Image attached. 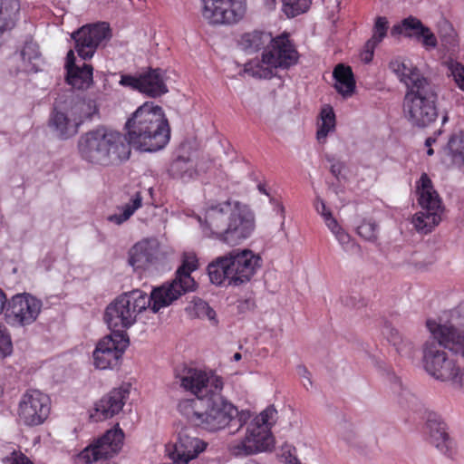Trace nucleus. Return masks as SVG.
<instances>
[{
    "label": "nucleus",
    "instance_id": "1",
    "mask_svg": "<svg viewBox=\"0 0 464 464\" xmlns=\"http://www.w3.org/2000/svg\"><path fill=\"white\" fill-rule=\"evenodd\" d=\"M180 386L198 396L206 398L200 427L217 431L226 428L230 423L238 425L237 431L246 425L251 418L249 411H238L231 402L226 400L221 392L224 382L221 376L212 371L186 369L180 376H177Z\"/></svg>",
    "mask_w": 464,
    "mask_h": 464
},
{
    "label": "nucleus",
    "instance_id": "2",
    "mask_svg": "<svg viewBox=\"0 0 464 464\" xmlns=\"http://www.w3.org/2000/svg\"><path fill=\"white\" fill-rule=\"evenodd\" d=\"M202 234L209 238L236 246L255 230V217L250 208L237 200L208 205L203 217H198Z\"/></svg>",
    "mask_w": 464,
    "mask_h": 464
},
{
    "label": "nucleus",
    "instance_id": "3",
    "mask_svg": "<svg viewBox=\"0 0 464 464\" xmlns=\"http://www.w3.org/2000/svg\"><path fill=\"white\" fill-rule=\"evenodd\" d=\"M390 69L408 89L403 101V115L411 125L425 128L437 116V94L432 85L410 61L397 57Z\"/></svg>",
    "mask_w": 464,
    "mask_h": 464
},
{
    "label": "nucleus",
    "instance_id": "4",
    "mask_svg": "<svg viewBox=\"0 0 464 464\" xmlns=\"http://www.w3.org/2000/svg\"><path fill=\"white\" fill-rule=\"evenodd\" d=\"M129 148L154 152L163 149L170 138L168 120L161 107L153 102L140 105L125 123Z\"/></svg>",
    "mask_w": 464,
    "mask_h": 464
},
{
    "label": "nucleus",
    "instance_id": "5",
    "mask_svg": "<svg viewBox=\"0 0 464 464\" xmlns=\"http://www.w3.org/2000/svg\"><path fill=\"white\" fill-rule=\"evenodd\" d=\"M78 150L82 160L101 166L119 164L128 160L130 155L124 135L104 126L81 135Z\"/></svg>",
    "mask_w": 464,
    "mask_h": 464
},
{
    "label": "nucleus",
    "instance_id": "6",
    "mask_svg": "<svg viewBox=\"0 0 464 464\" xmlns=\"http://www.w3.org/2000/svg\"><path fill=\"white\" fill-rule=\"evenodd\" d=\"M261 267V257L249 249H234L208 266L212 284L238 286L249 282Z\"/></svg>",
    "mask_w": 464,
    "mask_h": 464
},
{
    "label": "nucleus",
    "instance_id": "7",
    "mask_svg": "<svg viewBox=\"0 0 464 464\" xmlns=\"http://www.w3.org/2000/svg\"><path fill=\"white\" fill-rule=\"evenodd\" d=\"M277 419V411L273 406L266 408L249 423L244 438L233 440L228 445V451L235 457H246L273 448L274 438L271 428Z\"/></svg>",
    "mask_w": 464,
    "mask_h": 464
},
{
    "label": "nucleus",
    "instance_id": "8",
    "mask_svg": "<svg viewBox=\"0 0 464 464\" xmlns=\"http://www.w3.org/2000/svg\"><path fill=\"white\" fill-rule=\"evenodd\" d=\"M298 53L286 35L273 38L262 53L261 61H250L244 72L256 78H271L277 68L287 69L296 63Z\"/></svg>",
    "mask_w": 464,
    "mask_h": 464
},
{
    "label": "nucleus",
    "instance_id": "9",
    "mask_svg": "<svg viewBox=\"0 0 464 464\" xmlns=\"http://www.w3.org/2000/svg\"><path fill=\"white\" fill-rule=\"evenodd\" d=\"M150 308L149 295L142 290L134 289L116 297L105 310L104 320L109 328L115 333L132 326L139 315Z\"/></svg>",
    "mask_w": 464,
    "mask_h": 464
},
{
    "label": "nucleus",
    "instance_id": "10",
    "mask_svg": "<svg viewBox=\"0 0 464 464\" xmlns=\"http://www.w3.org/2000/svg\"><path fill=\"white\" fill-rule=\"evenodd\" d=\"M416 191L421 209L414 214L411 223L418 233L427 235L440 223L445 208L428 174L420 175Z\"/></svg>",
    "mask_w": 464,
    "mask_h": 464
},
{
    "label": "nucleus",
    "instance_id": "11",
    "mask_svg": "<svg viewBox=\"0 0 464 464\" xmlns=\"http://www.w3.org/2000/svg\"><path fill=\"white\" fill-rule=\"evenodd\" d=\"M426 324L431 338L464 358V302L446 312L438 322L428 320Z\"/></svg>",
    "mask_w": 464,
    "mask_h": 464
},
{
    "label": "nucleus",
    "instance_id": "12",
    "mask_svg": "<svg viewBox=\"0 0 464 464\" xmlns=\"http://www.w3.org/2000/svg\"><path fill=\"white\" fill-rule=\"evenodd\" d=\"M434 338L428 340L422 350V362L425 371L436 380L449 382L460 388L464 385V370L450 359Z\"/></svg>",
    "mask_w": 464,
    "mask_h": 464
},
{
    "label": "nucleus",
    "instance_id": "13",
    "mask_svg": "<svg viewBox=\"0 0 464 464\" xmlns=\"http://www.w3.org/2000/svg\"><path fill=\"white\" fill-rule=\"evenodd\" d=\"M246 13V0H200L201 16L209 24H235Z\"/></svg>",
    "mask_w": 464,
    "mask_h": 464
},
{
    "label": "nucleus",
    "instance_id": "14",
    "mask_svg": "<svg viewBox=\"0 0 464 464\" xmlns=\"http://www.w3.org/2000/svg\"><path fill=\"white\" fill-rule=\"evenodd\" d=\"M51 411L49 396L39 390H29L23 394L18 404V420L24 426L35 427L43 424Z\"/></svg>",
    "mask_w": 464,
    "mask_h": 464
},
{
    "label": "nucleus",
    "instance_id": "15",
    "mask_svg": "<svg viewBox=\"0 0 464 464\" xmlns=\"http://www.w3.org/2000/svg\"><path fill=\"white\" fill-rule=\"evenodd\" d=\"M123 440V430L117 424L82 450L78 454L77 460L80 464H89L111 458L121 450Z\"/></svg>",
    "mask_w": 464,
    "mask_h": 464
},
{
    "label": "nucleus",
    "instance_id": "16",
    "mask_svg": "<svg viewBox=\"0 0 464 464\" xmlns=\"http://www.w3.org/2000/svg\"><path fill=\"white\" fill-rule=\"evenodd\" d=\"M129 339L123 333H115L102 338L93 351L94 366L101 370L112 369L119 364Z\"/></svg>",
    "mask_w": 464,
    "mask_h": 464
},
{
    "label": "nucleus",
    "instance_id": "17",
    "mask_svg": "<svg viewBox=\"0 0 464 464\" xmlns=\"http://www.w3.org/2000/svg\"><path fill=\"white\" fill-rule=\"evenodd\" d=\"M42 308L41 299L28 293L17 294L9 303L8 323L15 326L30 325L36 321Z\"/></svg>",
    "mask_w": 464,
    "mask_h": 464
},
{
    "label": "nucleus",
    "instance_id": "18",
    "mask_svg": "<svg viewBox=\"0 0 464 464\" xmlns=\"http://www.w3.org/2000/svg\"><path fill=\"white\" fill-rule=\"evenodd\" d=\"M75 42V50L82 60L93 56L99 44L110 38L108 24L100 23L82 26L72 34Z\"/></svg>",
    "mask_w": 464,
    "mask_h": 464
},
{
    "label": "nucleus",
    "instance_id": "19",
    "mask_svg": "<svg viewBox=\"0 0 464 464\" xmlns=\"http://www.w3.org/2000/svg\"><path fill=\"white\" fill-rule=\"evenodd\" d=\"M391 35L414 39L420 42L427 50L434 49L438 44L437 38L430 29L425 26L419 18L412 15L394 24L391 29Z\"/></svg>",
    "mask_w": 464,
    "mask_h": 464
},
{
    "label": "nucleus",
    "instance_id": "20",
    "mask_svg": "<svg viewBox=\"0 0 464 464\" xmlns=\"http://www.w3.org/2000/svg\"><path fill=\"white\" fill-rule=\"evenodd\" d=\"M130 383H122L112 389L95 403L91 418L95 421H102L119 414L130 396Z\"/></svg>",
    "mask_w": 464,
    "mask_h": 464
},
{
    "label": "nucleus",
    "instance_id": "21",
    "mask_svg": "<svg viewBox=\"0 0 464 464\" xmlns=\"http://www.w3.org/2000/svg\"><path fill=\"white\" fill-rule=\"evenodd\" d=\"M206 448V443L197 437L191 436L188 430H182L177 441L166 447V452L175 464H188L198 457Z\"/></svg>",
    "mask_w": 464,
    "mask_h": 464
},
{
    "label": "nucleus",
    "instance_id": "22",
    "mask_svg": "<svg viewBox=\"0 0 464 464\" xmlns=\"http://www.w3.org/2000/svg\"><path fill=\"white\" fill-rule=\"evenodd\" d=\"M426 432L430 442L443 455L452 458L456 453L455 442L448 433L447 424L442 418L435 413L429 412L426 420Z\"/></svg>",
    "mask_w": 464,
    "mask_h": 464
},
{
    "label": "nucleus",
    "instance_id": "23",
    "mask_svg": "<svg viewBox=\"0 0 464 464\" xmlns=\"http://www.w3.org/2000/svg\"><path fill=\"white\" fill-rule=\"evenodd\" d=\"M160 255L159 241L156 238H145L130 249L128 262L134 270L144 271L158 263Z\"/></svg>",
    "mask_w": 464,
    "mask_h": 464
},
{
    "label": "nucleus",
    "instance_id": "24",
    "mask_svg": "<svg viewBox=\"0 0 464 464\" xmlns=\"http://www.w3.org/2000/svg\"><path fill=\"white\" fill-rule=\"evenodd\" d=\"M194 288H187L177 276L170 281L152 289L150 298V309L158 313L161 308L169 306L187 292L194 291Z\"/></svg>",
    "mask_w": 464,
    "mask_h": 464
},
{
    "label": "nucleus",
    "instance_id": "25",
    "mask_svg": "<svg viewBox=\"0 0 464 464\" xmlns=\"http://www.w3.org/2000/svg\"><path fill=\"white\" fill-rule=\"evenodd\" d=\"M84 61H77L72 50H70L67 53L65 62L66 80L70 85L79 90L87 89L92 83L93 68Z\"/></svg>",
    "mask_w": 464,
    "mask_h": 464
},
{
    "label": "nucleus",
    "instance_id": "26",
    "mask_svg": "<svg viewBox=\"0 0 464 464\" xmlns=\"http://www.w3.org/2000/svg\"><path fill=\"white\" fill-rule=\"evenodd\" d=\"M48 124L52 131L63 140L74 136L79 129V120L75 121L69 111L67 112L53 111Z\"/></svg>",
    "mask_w": 464,
    "mask_h": 464
},
{
    "label": "nucleus",
    "instance_id": "27",
    "mask_svg": "<svg viewBox=\"0 0 464 464\" xmlns=\"http://www.w3.org/2000/svg\"><path fill=\"white\" fill-rule=\"evenodd\" d=\"M169 173L173 179L183 183L195 180L198 176L195 160L184 155H179L172 160L169 168Z\"/></svg>",
    "mask_w": 464,
    "mask_h": 464
},
{
    "label": "nucleus",
    "instance_id": "28",
    "mask_svg": "<svg viewBox=\"0 0 464 464\" xmlns=\"http://www.w3.org/2000/svg\"><path fill=\"white\" fill-rule=\"evenodd\" d=\"M168 91L165 75L160 69H153L141 73V93L155 98L167 93Z\"/></svg>",
    "mask_w": 464,
    "mask_h": 464
},
{
    "label": "nucleus",
    "instance_id": "29",
    "mask_svg": "<svg viewBox=\"0 0 464 464\" xmlns=\"http://www.w3.org/2000/svg\"><path fill=\"white\" fill-rule=\"evenodd\" d=\"M271 42H273L271 34L254 31L244 34L241 36L238 44L246 53H253L261 49L265 50Z\"/></svg>",
    "mask_w": 464,
    "mask_h": 464
},
{
    "label": "nucleus",
    "instance_id": "30",
    "mask_svg": "<svg viewBox=\"0 0 464 464\" xmlns=\"http://www.w3.org/2000/svg\"><path fill=\"white\" fill-rule=\"evenodd\" d=\"M334 87L343 97L351 96L355 89V81L352 69L343 64H338L334 70Z\"/></svg>",
    "mask_w": 464,
    "mask_h": 464
},
{
    "label": "nucleus",
    "instance_id": "31",
    "mask_svg": "<svg viewBox=\"0 0 464 464\" xmlns=\"http://www.w3.org/2000/svg\"><path fill=\"white\" fill-rule=\"evenodd\" d=\"M143 197L141 191H134L130 198L129 202L118 208L119 213H114L108 217V221L115 224L121 225L135 213L137 209L141 208Z\"/></svg>",
    "mask_w": 464,
    "mask_h": 464
},
{
    "label": "nucleus",
    "instance_id": "32",
    "mask_svg": "<svg viewBox=\"0 0 464 464\" xmlns=\"http://www.w3.org/2000/svg\"><path fill=\"white\" fill-rule=\"evenodd\" d=\"M19 11L20 4L17 0H0V35L14 26Z\"/></svg>",
    "mask_w": 464,
    "mask_h": 464
},
{
    "label": "nucleus",
    "instance_id": "33",
    "mask_svg": "<svg viewBox=\"0 0 464 464\" xmlns=\"http://www.w3.org/2000/svg\"><path fill=\"white\" fill-rule=\"evenodd\" d=\"M335 114L330 105H324L320 111L317 121L316 139L325 143L327 136L335 130Z\"/></svg>",
    "mask_w": 464,
    "mask_h": 464
},
{
    "label": "nucleus",
    "instance_id": "34",
    "mask_svg": "<svg viewBox=\"0 0 464 464\" xmlns=\"http://www.w3.org/2000/svg\"><path fill=\"white\" fill-rule=\"evenodd\" d=\"M69 112L75 121L79 120L80 127L85 120L92 119L98 113V107L92 99H76L69 109Z\"/></svg>",
    "mask_w": 464,
    "mask_h": 464
},
{
    "label": "nucleus",
    "instance_id": "35",
    "mask_svg": "<svg viewBox=\"0 0 464 464\" xmlns=\"http://www.w3.org/2000/svg\"><path fill=\"white\" fill-rule=\"evenodd\" d=\"M206 398L184 399L178 404L179 411L193 424L200 427L203 411L199 408L204 406Z\"/></svg>",
    "mask_w": 464,
    "mask_h": 464
},
{
    "label": "nucleus",
    "instance_id": "36",
    "mask_svg": "<svg viewBox=\"0 0 464 464\" xmlns=\"http://www.w3.org/2000/svg\"><path fill=\"white\" fill-rule=\"evenodd\" d=\"M18 58L21 60L19 71L31 72L38 70L37 61L39 59V51L37 44L29 42L26 43L21 50Z\"/></svg>",
    "mask_w": 464,
    "mask_h": 464
},
{
    "label": "nucleus",
    "instance_id": "37",
    "mask_svg": "<svg viewBox=\"0 0 464 464\" xmlns=\"http://www.w3.org/2000/svg\"><path fill=\"white\" fill-rule=\"evenodd\" d=\"M383 334L387 340L395 347L398 353L402 356H411L413 351L412 343L402 337L400 332L391 326H385Z\"/></svg>",
    "mask_w": 464,
    "mask_h": 464
},
{
    "label": "nucleus",
    "instance_id": "38",
    "mask_svg": "<svg viewBox=\"0 0 464 464\" xmlns=\"http://www.w3.org/2000/svg\"><path fill=\"white\" fill-rule=\"evenodd\" d=\"M198 268V259L195 255H186L184 256L182 265L176 272V276L179 281H182L187 288H194L196 289V282L190 274L197 270Z\"/></svg>",
    "mask_w": 464,
    "mask_h": 464
},
{
    "label": "nucleus",
    "instance_id": "39",
    "mask_svg": "<svg viewBox=\"0 0 464 464\" xmlns=\"http://www.w3.org/2000/svg\"><path fill=\"white\" fill-rule=\"evenodd\" d=\"M187 310L193 315L199 318H207L214 324L217 323L216 312L208 303L200 298H193Z\"/></svg>",
    "mask_w": 464,
    "mask_h": 464
},
{
    "label": "nucleus",
    "instance_id": "40",
    "mask_svg": "<svg viewBox=\"0 0 464 464\" xmlns=\"http://www.w3.org/2000/svg\"><path fill=\"white\" fill-rule=\"evenodd\" d=\"M312 5V0H283L282 11L293 18L307 12Z\"/></svg>",
    "mask_w": 464,
    "mask_h": 464
},
{
    "label": "nucleus",
    "instance_id": "41",
    "mask_svg": "<svg viewBox=\"0 0 464 464\" xmlns=\"http://www.w3.org/2000/svg\"><path fill=\"white\" fill-rule=\"evenodd\" d=\"M447 68V73L452 78L458 88L464 92V65L450 58L444 62Z\"/></svg>",
    "mask_w": 464,
    "mask_h": 464
},
{
    "label": "nucleus",
    "instance_id": "42",
    "mask_svg": "<svg viewBox=\"0 0 464 464\" xmlns=\"http://www.w3.org/2000/svg\"><path fill=\"white\" fill-rule=\"evenodd\" d=\"M440 38L442 45L449 49L454 48L459 43L455 29L446 21L440 24Z\"/></svg>",
    "mask_w": 464,
    "mask_h": 464
},
{
    "label": "nucleus",
    "instance_id": "43",
    "mask_svg": "<svg viewBox=\"0 0 464 464\" xmlns=\"http://www.w3.org/2000/svg\"><path fill=\"white\" fill-rule=\"evenodd\" d=\"M389 28L388 19L384 16H378L375 19L372 28V35L368 42L378 45L387 35Z\"/></svg>",
    "mask_w": 464,
    "mask_h": 464
},
{
    "label": "nucleus",
    "instance_id": "44",
    "mask_svg": "<svg viewBox=\"0 0 464 464\" xmlns=\"http://www.w3.org/2000/svg\"><path fill=\"white\" fill-rule=\"evenodd\" d=\"M5 456L0 459L2 464H33L32 461L21 451L15 450L11 446H5Z\"/></svg>",
    "mask_w": 464,
    "mask_h": 464
},
{
    "label": "nucleus",
    "instance_id": "45",
    "mask_svg": "<svg viewBox=\"0 0 464 464\" xmlns=\"http://www.w3.org/2000/svg\"><path fill=\"white\" fill-rule=\"evenodd\" d=\"M357 233L365 240L373 241L377 238L378 227L372 221H363L358 226Z\"/></svg>",
    "mask_w": 464,
    "mask_h": 464
},
{
    "label": "nucleus",
    "instance_id": "46",
    "mask_svg": "<svg viewBox=\"0 0 464 464\" xmlns=\"http://www.w3.org/2000/svg\"><path fill=\"white\" fill-rule=\"evenodd\" d=\"M119 83L123 87L141 92V73L138 75L122 74Z\"/></svg>",
    "mask_w": 464,
    "mask_h": 464
},
{
    "label": "nucleus",
    "instance_id": "47",
    "mask_svg": "<svg viewBox=\"0 0 464 464\" xmlns=\"http://www.w3.org/2000/svg\"><path fill=\"white\" fill-rule=\"evenodd\" d=\"M13 343L6 329L0 327V356L5 358L12 353Z\"/></svg>",
    "mask_w": 464,
    "mask_h": 464
},
{
    "label": "nucleus",
    "instance_id": "48",
    "mask_svg": "<svg viewBox=\"0 0 464 464\" xmlns=\"http://www.w3.org/2000/svg\"><path fill=\"white\" fill-rule=\"evenodd\" d=\"M342 248L346 252L353 251L357 246L351 237L343 228L334 235Z\"/></svg>",
    "mask_w": 464,
    "mask_h": 464
},
{
    "label": "nucleus",
    "instance_id": "49",
    "mask_svg": "<svg viewBox=\"0 0 464 464\" xmlns=\"http://www.w3.org/2000/svg\"><path fill=\"white\" fill-rule=\"evenodd\" d=\"M462 140L457 136H452L447 144L449 153L452 156H464V150L461 146Z\"/></svg>",
    "mask_w": 464,
    "mask_h": 464
},
{
    "label": "nucleus",
    "instance_id": "50",
    "mask_svg": "<svg viewBox=\"0 0 464 464\" xmlns=\"http://www.w3.org/2000/svg\"><path fill=\"white\" fill-rule=\"evenodd\" d=\"M376 47V44L367 41L363 47V50L360 54L361 60L365 63H369L373 58V53Z\"/></svg>",
    "mask_w": 464,
    "mask_h": 464
},
{
    "label": "nucleus",
    "instance_id": "51",
    "mask_svg": "<svg viewBox=\"0 0 464 464\" xmlns=\"http://www.w3.org/2000/svg\"><path fill=\"white\" fill-rule=\"evenodd\" d=\"M296 372L299 377L302 378L303 385L305 389H308V385L312 386L311 373L304 365H298L296 367Z\"/></svg>",
    "mask_w": 464,
    "mask_h": 464
},
{
    "label": "nucleus",
    "instance_id": "52",
    "mask_svg": "<svg viewBox=\"0 0 464 464\" xmlns=\"http://www.w3.org/2000/svg\"><path fill=\"white\" fill-rule=\"evenodd\" d=\"M314 208L316 212L323 217L324 220L326 219L328 214H332V212L326 208L324 201L320 198H316L314 202Z\"/></svg>",
    "mask_w": 464,
    "mask_h": 464
},
{
    "label": "nucleus",
    "instance_id": "53",
    "mask_svg": "<svg viewBox=\"0 0 464 464\" xmlns=\"http://www.w3.org/2000/svg\"><path fill=\"white\" fill-rule=\"evenodd\" d=\"M341 437L350 446H354L356 444L357 434L353 429L343 430Z\"/></svg>",
    "mask_w": 464,
    "mask_h": 464
},
{
    "label": "nucleus",
    "instance_id": "54",
    "mask_svg": "<svg viewBox=\"0 0 464 464\" xmlns=\"http://www.w3.org/2000/svg\"><path fill=\"white\" fill-rule=\"evenodd\" d=\"M324 223L327 227L331 230V232L335 235L339 232L343 227L338 224L336 219L333 217L332 214H328L326 219H324Z\"/></svg>",
    "mask_w": 464,
    "mask_h": 464
},
{
    "label": "nucleus",
    "instance_id": "55",
    "mask_svg": "<svg viewBox=\"0 0 464 464\" xmlns=\"http://www.w3.org/2000/svg\"><path fill=\"white\" fill-rule=\"evenodd\" d=\"M343 168H344L343 163H342L340 161H334L331 164L330 170L334 177L339 178L340 175L342 174Z\"/></svg>",
    "mask_w": 464,
    "mask_h": 464
},
{
    "label": "nucleus",
    "instance_id": "56",
    "mask_svg": "<svg viewBox=\"0 0 464 464\" xmlns=\"http://www.w3.org/2000/svg\"><path fill=\"white\" fill-rule=\"evenodd\" d=\"M263 3L267 10H274L276 5V0H263Z\"/></svg>",
    "mask_w": 464,
    "mask_h": 464
},
{
    "label": "nucleus",
    "instance_id": "57",
    "mask_svg": "<svg viewBox=\"0 0 464 464\" xmlns=\"http://www.w3.org/2000/svg\"><path fill=\"white\" fill-rule=\"evenodd\" d=\"M5 303H6V296H5V293L0 289V313L4 310Z\"/></svg>",
    "mask_w": 464,
    "mask_h": 464
},
{
    "label": "nucleus",
    "instance_id": "58",
    "mask_svg": "<svg viewBox=\"0 0 464 464\" xmlns=\"http://www.w3.org/2000/svg\"><path fill=\"white\" fill-rule=\"evenodd\" d=\"M257 188H258V190H259V192H260V193L265 194V195H266V196H269V193H268V191H267V189H266V184L259 183V184L257 185Z\"/></svg>",
    "mask_w": 464,
    "mask_h": 464
},
{
    "label": "nucleus",
    "instance_id": "59",
    "mask_svg": "<svg viewBox=\"0 0 464 464\" xmlns=\"http://www.w3.org/2000/svg\"><path fill=\"white\" fill-rule=\"evenodd\" d=\"M276 210L277 211V213H279L281 215L282 219H284L285 218V216H284L285 208H284L283 205L276 203Z\"/></svg>",
    "mask_w": 464,
    "mask_h": 464
},
{
    "label": "nucleus",
    "instance_id": "60",
    "mask_svg": "<svg viewBox=\"0 0 464 464\" xmlns=\"http://www.w3.org/2000/svg\"><path fill=\"white\" fill-rule=\"evenodd\" d=\"M436 138L435 137H429L426 141H425V146L426 147H431L433 143L436 142Z\"/></svg>",
    "mask_w": 464,
    "mask_h": 464
},
{
    "label": "nucleus",
    "instance_id": "61",
    "mask_svg": "<svg viewBox=\"0 0 464 464\" xmlns=\"http://www.w3.org/2000/svg\"><path fill=\"white\" fill-rule=\"evenodd\" d=\"M295 460H299V459L295 456L289 455V457L287 459V463L288 464H295Z\"/></svg>",
    "mask_w": 464,
    "mask_h": 464
},
{
    "label": "nucleus",
    "instance_id": "62",
    "mask_svg": "<svg viewBox=\"0 0 464 464\" xmlns=\"http://www.w3.org/2000/svg\"><path fill=\"white\" fill-rule=\"evenodd\" d=\"M241 358H242V356H241V353H236L233 355V360L236 361V362L239 361Z\"/></svg>",
    "mask_w": 464,
    "mask_h": 464
},
{
    "label": "nucleus",
    "instance_id": "63",
    "mask_svg": "<svg viewBox=\"0 0 464 464\" xmlns=\"http://www.w3.org/2000/svg\"><path fill=\"white\" fill-rule=\"evenodd\" d=\"M427 148H428V150H427V154H428L429 156L433 155V154H434V150H433V149H432L431 147H427Z\"/></svg>",
    "mask_w": 464,
    "mask_h": 464
},
{
    "label": "nucleus",
    "instance_id": "64",
    "mask_svg": "<svg viewBox=\"0 0 464 464\" xmlns=\"http://www.w3.org/2000/svg\"><path fill=\"white\" fill-rule=\"evenodd\" d=\"M3 395V388L0 386V397Z\"/></svg>",
    "mask_w": 464,
    "mask_h": 464
}]
</instances>
